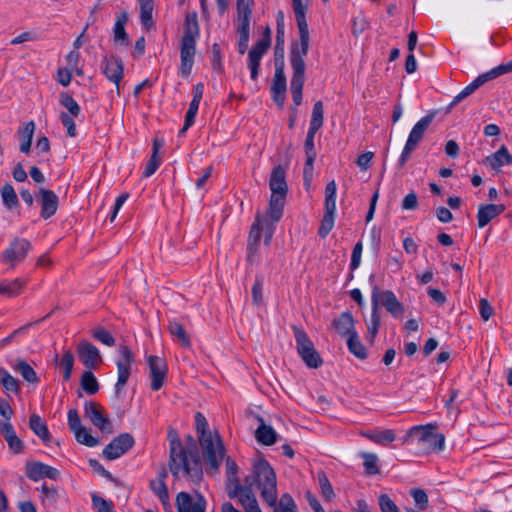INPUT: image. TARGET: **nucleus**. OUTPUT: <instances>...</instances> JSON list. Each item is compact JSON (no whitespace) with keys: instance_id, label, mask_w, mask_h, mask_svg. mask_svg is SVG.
<instances>
[{"instance_id":"obj_1","label":"nucleus","mask_w":512,"mask_h":512,"mask_svg":"<svg viewBox=\"0 0 512 512\" xmlns=\"http://www.w3.org/2000/svg\"><path fill=\"white\" fill-rule=\"evenodd\" d=\"M168 439L170 445L169 468L173 476L187 477L193 482L200 481L203 471L194 438L188 435L185 445H183L177 432L170 429Z\"/></svg>"},{"instance_id":"obj_2","label":"nucleus","mask_w":512,"mask_h":512,"mask_svg":"<svg viewBox=\"0 0 512 512\" xmlns=\"http://www.w3.org/2000/svg\"><path fill=\"white\" fill-rule=\"evenodd\" d=\"M256 484L261 491V497L269 505L274 506L277 501L276 474L270 464L263 458L253 463L252 476L246 478V485Z\"/></svg>"},{"instance_id":"obj_3","label":"nucleus","mask_w":512,"mask_h":512,"mask_svg":"<svg viewBox=\"0 0 512 512\" xmlns=\"http://www.w3.org/2000/svg\"><path fill=\"white\" fill-rule=\"evenodd\" d=\"M198 37L199 25L197 21V16L195 13L188 14L185 17L184 32L181 38L180 46V71L181 74L184 76L189 75L191 72L196 52V39Z\"/></svg>"},{"instance_id":"obj_4","label":"nucleus","mask_w":512,"mask_h":512,"mask_svg":"<svg viewBox=\"0 0 512 512\" xmlns=\"http://www.w3.org/2000/svg\"><path fill=\"white\" fill-rule=\"evenodd\" d=\"M437 426L429 423L426 425L413 426L408 431V437L415 438L421 449L426 452H439L444 449L445 437L436 433Z\"/></svg>"},{"instance_id":"obj_5","label":"nucleus","mask_w":512,"mask_h":512,"mask_svg":"<svg viewBox=\"0 0 512 512\" xmlns=\"http://www.w3.org/2000/svg\"><path fill=\"white\" fill-rule=\"evenodd\" d=\"M225 466L228 484L229 486H232V489L228 492L229 497H237L243 508L258 503L250 485L242 486L240 484L237 477L238 466L236 462L230 457H227Z\"/></svg>"},{"instance_id":"obj_6","label":"nucleus","mask_w":512,"mask_h":512,"mask_svg":"<svg viewBox=\"0 0 512 512\" xmlns=\"http://www.w3.org/2000/svg\"><path fill=\"white\" fill-rule=\"evenodd\" d=\"M203 457L210 468L217 471L225 456V448L217 431L198 436Z\"/></svg>"},{"instance_id":"obj_7","label":"nucleus","mask_w":512,"mask_h":512,"mask_svg":"<svg viewBox=\"0 0 512 512\" xmlns=\"http://www.w3.org/2000/svg\"><path fill=\"white\" fill-rule=\"evenodd\" d=\"M292 329L296 342V350L300 358L309 368L316 369L320 367L323 363L322 358L307 333L295 325Z\"/></svg>"},{"instance_id":"obj_8","label":"nucleus","mask_w":512,"mask_h":512,"mask_svg":"<svg viewBox=\"0 0 512 512\" xmlns=\"http://www.w3.org/2000/svg\"><path fill=\"white\" fill-rule=\"evenodd\" d=\"M308 52L291 50L290 62L293 69V75L291 78V94L293 102L296 106L302 102V90L305 81V61L304 58Z\"/></svg>"},{"instance_id":"obj_9","label":"nucleus","mask_w":512,"mask_h":512,"mask_svg":"<svg viewBox=\"0 0 512 512\" xmlns=\"http://www.w3.org/2000/svg\"><path fill=\"white\" fill-rule=\"evenodd\" d=\"M435 117V113H429L423 118H421L412 128L406 144L403 148L401 156L398 161V165L400 168L404 167L406 162L409 160L411 153L417 148L418 144L423 138L425 131L428 129L429 125L432 123Z\"/></svg>"},{"instance_id":"obj_10","label":"nucleus","mask_w":512,"mask_h":512,"mask_svg":"<svg viewBox=\"0 0 512 512\" xmlns=\"http://www.w3.org/2000/svg\"><path fill=\"white\" fill-rule=\"evenodd\" d=\"M292 7L299 31V43L293 44L291 50L308 52L310 35L306 21L307 4L303 0H292Z\"/></svg>"},{"instance_id":"obj_11","label":"nucleus","mask_w":512,"mask_h":512,"mask_svg":"<svg viewBox=\"0 0 512 512\" xmlns=\"http://www.w3.org/2000/svg\"><path fill=\"white\" fill-rule=\"evenodd\" d=\"M119 354L120 358L116 361L117 370H118V378L115 384V393L119 395L131 374V367L134 361V355L132 351L125 345L119 346Z\"/></svg>"},{"instance_id":"obj_12","label":"nucleus","mask_w":512,"mask_h":512,"mask_svg":"<svg viewBox=\"0 0 512 512\" xmlns=\"http://www.w3.org/2000/svg\"><path fill=\"white\" fill-rule=\"evenodd\" d=\"M376 303V310L378 311L379 305L385 307L394 317H398L403 314L404 307L396 297V295L390 290H380L375 286L372 290L371 302L372 306Z\"/></svg>"},{"instance_id":"obj_13","label":"nucleus","mask_w":512,"mask_h":512,"mask_svg":"<svg viewBox=\"0 0 512 512\" xmlns=\"http://www.w3.org/2000/svg\"><path fill=\"white\" fill-rule=\"evenodd\" d=\"M84 415L91 423L102 432L113 433V425L108 417L103 414V408L96 402L89 401L84 405Z\"/></svg>"},{"instance_id":"obj_14","label":"nucleus","mask_w":512,"mask_h":512,"mask_svg":"<svg viewBox=\"0 0 512 512\" xmlns=\"http://www.w3.org/2000/svg\"><path fill=\"white\" fill-rule=\"evenodd\" d=\"M31 248L28 240L23 238L14 239L9 247L2 253L1 260L10 263L11 267L23 261Z\"/></svg>"},{"instance_id":"obj_15","label":"nucleus","mask_w":512,"mask_h":512,"mask_svg":"<svg viewBox=\"0 0 512 512\" xmlns=\"http://www.w3.org/2000/svg\"><path fill=\"white\" fill-rule=\"evenodd\" d=\"M131 434L123 433L114 438L103 450V456L108 460H114L125 454L134 445Z\"/></svg>"},{"instance_id":"obj_16","label":"nucleus","mask_w":512,"mask_h":512,"mask_svg":"<svg viewBox=\"0 0 512 512\" xmlns=\"http://www.w3.org/2000/svg\"><path fill=\"white\" fill-rule=\"evenodd\" d=\"M102 70L107 79L116 85L119 94V84L124 74L122 60L117 56H105L102 61Z\"/></svg>"},{"instance_id":"obj_17","label":"nucleus","mask_w":512,"mask_h":512,"mask_svg":"<svg viewBox=\"0 0 512 512\" xmlns=\"http://www.w3.org/2000/svg\"><path fill=\"white\" fill-rule=\"evenodd\" d=\"M77 353L80 361L89 370L95 369L102 362L98 348L86 340L77 345Z\"/></svg>"},{"instance_id":"obj_18","label":"nucleus","mask_w":512,"mask_h":512,"mask_svg":"<svg viewBox=\"0 0 512 512\" xmlns=\"http://www.w3.org/2000/svg\"><path fill=\"white\" fill-rule=\"evenodd\" d=\"M148 365L151 376V389L157 391L163 386L166 379V362L158 356L150 355L148 357Z\"/></svg>"},{"instance_id":"obj_19","label":"nucleus","mask_w":512,"mask_h":512,"mask_svg":"<svg viewBox=\"0 0 512 512\" xmlns=\"http://www.w3.org/2000/svg\"><path fill=\"white\" fill-rule=\"evenodd\" d=\"M262 231L265 233V244L269 245L274 233V226L267 219L263 220L260 215H257L249 233L248 244L259 245Z\"/></svg>"},{"instance_id":"obj_20","label":"nucleus","mask_w":512,"mask_h":512,"mask_svg":"<svg viewBox=\"0 0 512 512\" xmlns=\"http://www.w3.org/2000/svg\"><path fill=\"white\" fill-rule=\"evenodd\" d=\"M26 476L36 482L44 478L58 480L60 473L56 468L42 462H30L26 465Z\"/></svg>"},{"instance_id":"obj_21","label":"nucleus","mask_w":512,"mask_h":512,"mask_svg":"<svg viewBox=\"0 0 512 512\" xmlns=\"http://www.w3.org/2000/svg\"><path fill=\"white\" fill-rule=\"evenodd\" d=\"M269 47H270V39L263 38V39L259 40L249 51L248 67L250 69L251 79H253V80L257 79L260 61Z\"/></svg>"},{"instance_id":"obj_22","label":"nucleus","mask_w":512,"mask_h":512,"mask_svg":"<svg viewBox=\"0 0 512 512\" xmlns=\"http://www.w3.org/2000/svg\"><path fill=\"white\" fill-rule=\"evenodd\" d=\"M176 506L178 512H205L206 501L201 495L193 500L188 493L180 492L176 497Z\"/></svg>"},{"instance_id":"obj_23","label":"nucleus","mask_w":512,"mask_h":512,"mask_svg":"<svg viewBox=\"0 0 512 512\" xmlns=\"http://www.w3.org/2000/svg\"><path fill=\"white\" fill-rule=\"evenodd\" d=\"M39 201L41 204V216L48 219L58 209V196L52 191L41 187L39 189Z\"/></svg>"},{"instance_id":"obj_24","label":"nucleus","mask_w":512,"mask_h":512,"mask_svg":"<svg viewBox=\"0 0 512 512\" xmlns=\"http://www.w3.org/2000/svg\"><path fill=\"white\" fill-rule=\"evenodd\" d=\"M286 171L281 166L278 165L274 167L271 173L269 186L271 189V195H277L278 197H286L287 194V183H286Z\"/></svg>"},{"instance_id":"obj_25","label":"nucleus","mask_w":512,"mask_h":512,"mask_svg":"<svg viewBox=\"0 0 512 512\" xmlns=\"http://www.w3.org/2000/svg\"><path fill=\"white\" fill-rule=\"evenodd\" d=\"M0 434L5 438L10 450L15 453H21L24 445L22 440L16 435L12 424L8 421L0 423Z\"/></svg>"},{"instance_id":"obj_26","label":"nucleus","mask_w":512,"mask_h":512,"mask_svg":"<svg viewBox=\"0 0 512 512\" xmlns=\"http://www.w3.org/2000/svg\"><path fill=\"white\" fill-rule=\"evenodd\" d=\"M505 210V206L502 204H486L480 205L478 208V226L483 228L486 226L492 219L500 215Z\"/></svg>"},{"instance_id":"obj_27","label":"nucleus","mask_w":512,"mask_h":512,"mask_svg":"<svg viewBox=\"0 0 512 512\" xmlns=\"http://www.w3.org/2000/svg\"><path fill=\"white\" fill-rule=\"evenodd\" d=\"M485 164L498 171L504 165H512V155L507 147L502 145L495 153L486 157Z\"/></svg>"},{"instance_id":"obj_28","label":"nucleus","mask_w":512,"mask_h":512,"mask_svg":"<svg viewBox=\"0 0 512 512\" xmlns=\"http://www.w3.org/2000/svg\"><path fill=\"white\" fill-rule=\"evenodd\" d=\"M490 81V77L488 76V73H483L479 75L477 78H475L469 85H467L460 93H458L452 102L450 103L448 109L450 110L454 106H456L458 103H460L462 100L470 96L472 93H474L480 86L485 84L486 82Z\"/></svg>"},{"instance_id":"obj_29","label":"nucleus","mask_w":512,"mask_h":512,"mask_svg":"<svg viewBox=\"0 0 512 512\" xmlns=\"http://www.w3.org/2000/svg\"><path fill=\"white\" fill-rule=\"evenodd\" d=\"M336 332L342 337H350L351 334L357 333L354 328V319L349 312H343L333 323Z\"/></svg>"},{"instance_id":"obj_30","label":"nucleus","mask_w":512,"mask_h":512,"mask_svg":"<svg viewBox=\"0 0 512 512\" xmlns=\"http://www.w3.org/2000/svg\"><path fill=\"white\" fill-rule=\"evenodd\" d=\"M271 90L286 91V76L284 73L283 49L281 48L280 58L275 59V73Z\"/></svg>"},{"instance_id":"obj_31","label":"nucleus","mask_w":512,"mask_h":512,"mask_svg":"<svg viewBox=\"0 0 512 512\" xmlns=\"http://www.w3.org/2000/svg\"><path fill=\"white\" fill-rule=\"evenodd\" d=\"M0 384L6 395L18 394L20 392V381L3 367L0 368Z\"/></svg>"},{"instance_id":"obj_32","label":"nucleus","mask_w":512,"mask_h":512,"mask_svg":"<svg viewBox=\"0 0 512 512\" xmlns=\"http://www.w3.org/2000/svg\"><path fill=\"white\" fill-rule=\"evenodd\" d=\"M127 21L128 14L126 11H122L118 15L113 28V38L116 43H121L125 45L129 44L128 35L125 30V24L127 23Z\"/></svg>"},{"instance_id":"obj_33","label":"nucleus","mask_w":512,"mask_h":512,"mask_svg":"<svg viewBox=\"0 0 512 512\" xmlns=\"http://www.w3.org/2000/svg\"><path fill=\"white\" fill-rule=\"evenodd\" d=\"M14 371L18 372L25 381L36 384L39 378L32 366L23 359H17L12 365Z\"/></svg>"},{"instance_id":"obj_34","label":"nucleus","mask_w":512,"mask_h":512,"mask_svg":"<svg viewBox=\"0 0 512 512\" xmlns=\"http://www.w3.org/2000/svg\"><path fill=\"white\" fill-rule=\"evenodd\" d=\"M30 429L44 442L49 443L51 435L45 421L37 414H32L29 420Z\"/></svg>"},{"instance_id":"obj_35","label":"nucleus","mask_w":512,"mask_h":512,"mask_svg":"<svg viewBox=\"0 0 512 512\" xmlns=\"http://www.w3.org/2000/svg\"><path fill=\"white\" fill-rule=\"evenodd\" d=\"M35 131V123L30 121L25 126L19 129L18 133L20 136V151L23 153H29L32 139Z\"/></svg>"},{"instance_id":"obj_36","label":"nucleus","mask_w":512,"mask_h":512,"mask_svg":"<svg viewBox=\"0 0 512 512\" xmlns=\"http://www.w3.org/2000/svg\"><path fill=\"white\" fill-rule=\"evenodd\" d=\"M363 437L368 438L376 444L387 445L393 442L396 438L394 432L392 430H383V431H366L361 432Z\"/></svg>"},{"instance_id":"obj_37","label":"nucleus","mask_w":512,"mask_h":512,"mask_svg":"<svg viewBox=\"0 0 512 512\" xmlns=\"http://www.w3.org/2000/svg\"><path fill=\"white\" fill-rule=\"evenodd\" d=\"M140 5V20L142 25L150 29L154 25L152 12L154 9L153 0H138Z\"/></svg>"},{"instance_id":"obj_38","label":"nucleus","mask_w":512,"mask_h":512,"mask_svg":"<svg viewBox=\"0 0 512 512\" xmlns=\"http://www.w3.org/2000/svg\"><path fill=\"white\" fill-rule=\"evenodd\" d=\"M284 197H278L277 195H271L268 209V216L271 220V224L278 222L283 214Z\"/></svg>"},{"instance_id":"obj_39","label":"nucleus","mask_w":512,"mask_h":512,"mask_svg":"<svg viewBox=\"0 0 512 512\" xmlns=\"http://www.w3.org/2000/svg\"><path fill=\"white\" fill-rule=\"evenodd\" d=\"M25 286V281L15 279L11 282L3 281L0 283V294L13 298L21 294Z\"/></svg>"},{"instance_id":"obj_40","label":"nucleus","mask_w":512,"mask_h":512,"mask_svg":"<svg viewBox=\"0 0 512 512\" xmlns=\"http://www.w3.org/2000/svg\"><path fill=\"white\" fill-rule=\"evenodd\" d=\"M276 436L275 430L264 423H262L255 432L257 441L267 446L276 442Z\"/></svg>"},{"instance_id":"obj_41","label":"nucleus","mask_w":512,"mask_h":512,"mask_svg":"<svg viewBox=\"0 0 512 512\" xmlns=\"http://www.w3.org/2000/svg\"><path fill=\"white\" fill-rule=\"evenodd\" d=\"M162 146V143H160L157 139L153 142V151L150 159L145 165L143 176L144 177H150L152 174L155 173V171L158 169L160 165V159L158 157L159 149Z\"/></svg>"},{"instance_id":"obj_42","label":"nucleus","mask_w":512,"mask_h":512,"mask_svg":"<svg viewBox=\"0 0 512 512\" xmlns=\"http://www.w3.org/2000/svg\"><path fill=\"white\" fill-rule=\"evenodd\" d=\"M60 369L63 371V379L64 381H69L71 378L73 365H74V355L70 350H65L59 362L57 363Z\"/></svg>"},{"instance_id":"obj_43","label":"nucleus","mask_w":512,"mask_h":512,"mask_svg":"<svg viewBox=\"0 0 512 512\" xmlns=\"http://www.w3.org/2000/svg\"><path fill=\"white\" fill-rule=\"evenodd\" d=\"M170 334L178 339L184 347H190L191 342L182 324L177 321H170L168 325Z\"/></svg>"},{"instance_id":"obj_44","label":"nucleus","mask_w":512,"mask_h":512,"mask_svg":"<svg viewBox=\"0 0 512 512\" xmlns=\"http://www.w3.org/2000/svg\"><path fill=\"white\" fill-rule=\"evenodd\" d=\"M0 193L3 204L7 208L12 209L18 205V196L11 184H4V186L1 188Z\"/></svg>"},{"instance_id":"obj_45","label":"nucleus","mask_w":512,"mask_h":512,"mask_svg":"<svg viewBox=\"0 0 512 512\" xmlns=\"http://www.w3.org/2000/svg\"><path fill=\"white\" fill-rule=\"evenodd\" d=\"M81 387L82 389L90 395L96 394L99 390V384L91 372V370L85 371L81 377Z\"/></svg>"},{"instance_id":"obj_46","label":"nucleus","mask_w":512,"mask_h":512,"mask_svg":"<svg viewBox=\"0 0 512 512\" xmlns=\"http://www.w3.org/2000/svg\"><path fill=\"white\" fill-rule=\"evenodd\" d=\"M317 480L320 487V492L326 501H331L335 497L332 485L323 471L317 473Z\"/></svg>"},{"instance_id":"obj_47","label":"nucleus","mask_w":512,"mask_h":512,"mask_svg":"<svg viewBox=\"0 0 512 512\" xmlns=\"http://www.w3.org/2000/svg\"><path fill=\"white\" fill-rule=\"evenodd\" d=\"M347 346L349 351L356 357L360 359H365L367 357L366 349L359 340L357 333H353L350 335V337H348Z\"/></svg>"},{"instance_id":"obj_48","label":"nucleus","mask_w":512,"mask_h":512,"mask_svg":"<svg viewBox=\"0 0 512 512\" xmlns=\"http://www.w3.org/2000/svg\"><path fill=\"white\" fill-rule=\"evenodd\" d=\"M324 109L322 101L314 103L309 129L319 130L323 125Z\"/></svg>"},{"instance_id":"obj_49","label":"nucleus","mask_w":512,"mask_h":512,"mask_svg":"<svg viewBox=\"0 0 512 512\" xmlns=\"http://www.w3.org/2000/svg\"><path fill=\"white\" fill-rule=\"evenodd\" d=\"M361 456L364 460L363 466L365 468V472L368 475H376L380 473L378 467V457L376 454L363 452Z\"/></svg>"},{"instance_id":"obj_50","label":"nucleus","mask_w":512,"mask_h":512,"mask_svg":"<svg viewBox=\"0 0 512 512\" xmlns=\"http://www.w3.org/2000/svg\"><path fill=\"white\" fill-rule=\"evenodd\" d=\"M335 211L336 210H331V209L325 208V214H324V217L322 219V222H321V225H320V228L318 231L320 237H322V238L326 237L329 234V232L332 230V228L334 226Z\"/></svg>"},{"instance_id":"obj_51","label":"nucleus","mask_w":512,"mask_h":512,"mask_svg":"<svg viewBox=\"0 0 512 512\" xmlns=\"http://www.w3.org/2000/svg\"><path fill=\"white\" fill-rule=\"evenodd\" d=\"M59 102L68 110V112L73 117L79 116L81 108L78 105V103L68 93H61Z\"/></svg>"},{"instance_id":"obj_52","label":"nucleus","mask_w":512,"mask_h":512,"mask_svg":"<svg viewBox=\"0 0 512 512\" xmlns=\"http://www.w3.org/2000/svg\"><path fill=\"white\" fill-rule=\"evenodd\" d=\"M38 322H40V320L27 323V324L15 329L10 335H8L7 337H5L4 339H2L0 341V349L11 344L15 340L16 337L26 334L28 332L29 328L31 326L37 324Z\"/></svg>"},{"instance_id":"obj_53","label":"nucleus","mask_w":512,"mask_h":512,"mask_svg":"<svg viewBox=\"0 0 512 512\" xmlns=\"http://www.w3.org/2000/svg\"><path fill=\"white\" fill-rule=\"evenodd\" d=\"M251 10L237 12V32L250 33Z\"/></svg>"},{"instance_id":"obj_54","label":"nucleus","mask_w":512,"mask_h":512,"mask_svg":"<svg viewBox=\"0 0 512 512\" xmlns=\"http://www.w3.org/2000/svg\"><path fill=\"white\" fill-rule=\"evenodd\" d=\"M200 102L197 100H192L189 105V109L185 115V123L183 128L180 130L179 134L183 135L187 129L193 125L195 121L196 114L198 112Z\"/></svg>"},{"instance_id":"obj_55","label":"nucleus","mask_w":512,"mask_h":512,"mask_svg":"<svg viewBox=\"0 0 512 512\" xmlns=\"http://www.w3.org/2000/svg\"><path fill=\"white\" fill-rule=\"evenodd\" d=\"M336 183L330 181L325 187V208L336 210Z\"/></svg>"},{"instance_id":"obj_56","label":"nucleus","mask_w":512,"mask_h":512,"mask_svg":"<svg viewBox=\"0 0 512 512\" xmlns=\"http://www.w3.org/2000/svg\"><path fill=\"white\" fill-rule=\"evenodd\" d=\"M274 512H296V504L289 494H283Z\"/></svg>"},{"instance_id":"obj_57","label":"nucleus","mask_w":512,"mask_h":512,"mask_svg":"<svg viewBox=\"0 0 512 512\" xmlns=\"http://www.w3.org/2000/svg\"><path fill=\"white\" fill-rule=\"evenodd\" d=\"M151 489L154 491V493L159 497V499L162 501V503L165 505L168 501V490L165 482L163 479H157L153 480L150 483Z\"/></svg>"},{"instance_id":"obj_58","label":"nucleus","mask_w":512,"mask_h":512,"mask_svg":"<svg viewBox=\"0 0 512 512\" xmlns=\"http://www.w3.org/2000/svg\"><path fill=\"white\" fill-rule=\"evenodd\" d=\"M76 440L84 444L88 447H94L98 445L99 441L97 438L93 437L89 432L86 430V428L82 427L78 431L74 432Z\"/></svg>"},{"instance_id":"obj_59","label":"nucleus","mask_w":512,"mask_h":512,"mask_svg":"<svg viewBox=\"0 0 512 512\" xmlns=\"http://www.w3.org/2000/svg\"><path fill=\"white\" fill-rule=\"evenodd\" d=\"M92 336L96 340L100 341L101 343H103L107 346H113L115 344V339L112 336V334L108 330H106L102 327L95 328L92 331Z\"/></svg>"},{"instance_id":"obj_60","label":"nucleus","mask_w":512,"mask_h":512,"mask_svg":"<svg viewBox=\"0 0 512 512\" xmlns=\"http://www.w3.org/2000/svg\"><path fill=\"white\" fill-rule=\"evenodd\" d=\"M380 326V315L379 312L376 310V303L374 302L370 322L368 323V334L371 337V340H373L378 332Z\"/></svg>"},{"instance_id":"obj_61","label":"nucleus","mask_w":512,"mask_h":512,"mask_svg":"<svg viewBox=\"0 0 512 512\" xmlns=\"http://www.w3.org/2000/svg\"><path fill=\"white\" fill-rule=\"evenodd\" d=\"M378 503L381 512H400L395 502L387 494H381Z\"/></svg>"},{"instance_id":"obj_62","label":"nucleus","mask_w":512,"mask_h":512,"mask_svg":"<svg viewBox=\"0 0 512 512\" xmlns=\"http://www.w3.org/2000/svg\"><path fill=\"white\" fill-rule=\"evenodd\" d=\"M410 494L420 509H426L428 505V496L424 490L414 488L410 491Z\"/></svg>"},{"instance_id":"obj_63","label":"nucleus","mask_w":512,"mask_h":512,"mask_svg":"<svg viewBox=\"0 0 512 512\" xmlns=\"http://www.w3.org/2000/svg\"><path fill=\"white\" fill-rule=\"evenodd\" d=\"M511 72H512V60L507 63L500 64L499 66L491 69L487 73H488V76L490 77V80H493L503 74H507V73H511Z\"/></svg>"},{"instance_id":"obj_64","label":"nucleus","mask_w":512,"mask_h":512,"mask_svg":"<svg viewBox=\"0 0 512 512\" xmlns=\"http://www.w3.org/2000/svg\"><path fill=\"white\" fill-rule=\"evenodd\" d=\"M511 72H512V60L507 63L500 64L499 66L491 69L487 73H488V76L490 77V80H493L503 74H507V73H511Z\"/></svg>"}]
</instances>
